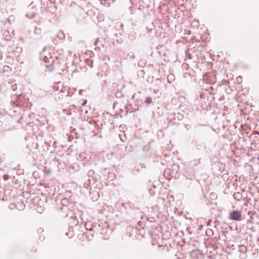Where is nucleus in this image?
<instances>
[{"label":"nucleus","instance_id":"1","mask_svg":"<svg viewBox=\"0 0 259 259\" xmlns=\"http://www.w3.org/2000/svg\"><path fill=\"white\" fill-rule=\"evenodd\" d=\"M241 211L233 210L230 212L229 219L232 221H240L241 220Z\"/></svg>","mask_w":259,"mask_h":259},{"label":"nucleus","instance_id":"2","mask_svg":"<svg viewBox=\"0 0 259 259\" xmlns=\"http://www.w3.org/2000/svg\"><path fill=\"white\" fill-rule=\"evenodd\" d=\"M241 194L239 192L236 193L234 194V198L236 200H239L241 198Z\"/></svg>","mask_w":259,"mask_h":259},{"label":"nucleus","instance_id":"3","mask_svg":"<svg viewBox=\"0 0 259 259\" xmlns=\"http://www.w3.org/2000/svg\"><path fill=\"white\" fill-rule=\"evenodd\" d=\"M198 253H199L198 250H193L191 253V255L192 257L193 258H194V257L195 256H196V257H197Z\"/></svg>","mask_w":259,"mask_h":259},{"label":"nucleus","instance_id":"4","mask_svg":"<svg viewBox=\"0 0 259 259\" xmlns=\"http://www.w3.org/2000/svg\"><path fill=\"white\" fill-rule=\"evenodd\" d=\"M69 203L68 199L64 198L61 200V204L64 206H66Z\"/></svg>","mask_w":259,"mask_h":259},{"label":"nucleus","instance_id":"5","mask_svg":"<svg viewBox=\"0 0 259 259\" xmlns=\"http://www.w3.org/2000/svg\"><path fill=\"white\" fill-rule=\"evenodd\" d=\"M152 99L151 97H148L145 100V103L147 104H150L152 103Z\"/></svg>","mask_w":259,"mask_h":259},{"label":"nucleus","instance_id":"6","mask_svg":"<svg viewBox=\"0 0 259 259\" xmlns=\"http://www.w3.org/2000/svg\"><path fill=\"white\" fill-rule=\"evenodd\" d=\"M204 147L205 146L203 143H199L196 145V147L198 150H200L201 148Z\"/></svg>","mask_w":259,"mask_h":259},{"label":"nucleus","instance_id":"7","mask_svg":"<svg viewBox=\"0 0 259 259\" xmlns=\"http://www.w3.org/2000/svg\"><path fill=\"white\" fill-rule=\"evenodd\" d=\"M44 61L46 63H49L50 62L49 59L47 57H44Z\"/></svg>","mask_w":259,"mask_h":259},{"label":"nucleus","instance_id":"8","mask_svg":"<svg viewBox=\"0 0 259 259\" xmlns=\"http://www.w3.org/2000/svg\"><path fill=\"white\" fill-rule=\"evenodd\" d=\"M120 95H121L120 93H118V92L116 93V97L119 96Z\"/></svg>","mask_w":259,"mask_h":259},{"label":"nucleus","instance_id":"9","mask_svg":"<svg viewBox=\"0 0 259 259\" xmlns=\"http://www.w3.org/2000/svg\"><path fill=\"white\" fill-rule=\"evenodd\" d=\"M4 179L6 180L8 179V176H5Z\"/></svg>","mask_w":259,"mask_h":259},{"label":"nucleus","instance_id":"10","mask_svg":"<svg viewBox=\"0 0 259 259\" xmlns=\"http://www.w3.org/2000/svg\"><path fill=\"white\" fill-rule=\"evenodd\" d=\"M211 232V230H208L206 231V233L208 234V233H210Z\"/></svg>","mask_w":259,"mask_h":259},{"label":"nucleus","instance_id":"11","mask_svg":"<svg viewBox=\"0 0 259 259\" xmlns=\"http://www.w3.org/2000/svg\"><path fill=\"white\" fill-rule=\"evenodd\" d=\"M92 173H93V170H90V171H89L88 174L89 175H91Z\"/></svg>","mask_w":259,"mask_h":259},{"label":"nucleus","instance_id":"12","mask_svg":"<svg viewBox=\"0 0 259 259\" xmlns=\"http://www.w3.org/2000/svg\"><path fill=\"white\" fill-rule=\"evenodd\" d=\"M101 1H106L107 0H100Z\"/></svg>","mask_w":259,"mask_h":259}]
</instances>
